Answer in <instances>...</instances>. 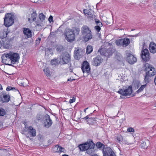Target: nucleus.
Here are the masks:
<instances>
[{
	"mask_svg": "<svg viewBox=\"0 0 156 156\" xmlns=\"http://www.w3.org/2000/svg\"><path fill=\"white\" fill-rule=\"evenodd\" d=\"M2 62L6 65L16 66L13 65L17 63L20 59L19 54L16 52L4 53L2 56Z\"/></svg>",
	"mask_w": 156,
	"mask_h": 156,
	"instance_id": "nucleus-1",
	"label": "nucleus"
},
{
	"mask_svg": "<svg viewBox=\"0 0 156 156\" xmlns=\"http://www.w3.org/2000/svg\"><path fill=\"white\" fill-rule=\"evenodd\" d=\"M94 146V144L92 141H90L79 145L78 147L80 151H86V153L88 154H91L95 151Z\"/></svg>",
	"mask_w": 156,
	"mask_h": 156,
	"instance_id": "nucleus-2",
	"label": "nucleus"
},
{
	"mask_svg": "<svg viewBox=\"0 0 156 156\" xmlns=\"http://www.w3.org/2000/svg\"><path fill=\"white\" fill-rule=\"evenodd\" d=\"M96 147L100 150H102L103 156H116L112 149L109 147H105V146L100 142L96 144Z\"/></svg>",
	"mask_w": 156,
	"mask_h": 156,
	"instance_id": "nucleus-3",
	"label": "nucleus"
},
{
	"mask_svg": "<svg viewBox=\"0 0 156 156\" xmlns=\"http://www.w3.org/2000/svg\"><path fill=\"white\" fill-rule=\"evenodd\" d=\"M145 71L147 72L145 76L144 81L145 83H149L151 80V77L155 74L156 72L152 70V69H154V68L151 67V66L148 63L145 64Z\"/></svg>",
	"mask_w": 156,
	"mask_h": 156,
	"instance_id": "nucleus-4",
	"label": "nucleus"
},
{
	"mask_svg": "<svg viewBox=\"0 0 156 156\" xmlns=\"http://www.w3.org/2000/svg\"><path fill=\"white\" fill-rule=\"evenodd\" d=\"M15 16L12 13H6L4 18V24L6 27L12 26L14 23Z\"/></svg>",
	"mask_w": 156,
	"mask_h": 156,
	"instance_id": "nucleus-5",
	"label": "nucleus"
},
{
	"mask_svg": "<svg viewBox=\"0 0 156 156\" xmlns=\"http://www.w3.org/2000/svg\"><path fill=\"white\" fill-rule=\"evenodd\" d=\"M81 32L84 36V39L85 41H87L92 38L91 32L90 28L86 25H83L81 27Z\"/></svg>",
	"mask_w": 156,
	"mask_h": 156,
	"instance_id": "nucleus-6",
	"label": "nucleus"
},
{
	"mask_svg": "<svg viewBox=\"0 0 156 156\" xmlns=\"http://www.w3.org/2000/svg\"><path fill=\"white\" fill-rule=\"evenodd\" d=\"M64 35L66 39L69 42H72L75 40L74 31L66 28L65 30Z\"/></svg>",
	"mask_w": 156,
	"mask_h": 156,
	"instance_id": "nucleus-7",
	"label": "nucleus"
},
{
	"mask_svg": "<svg viewBox=\"0 0 156 156\" xmlns=\"http://www.w3.org/2000/svg\"><path fill=\"white\" fill-rule=\"evenodd\" d=\"M132 87L131 86H126L123 87L117 92L119 94L123 96H130L132 93Z\"/></svg>",
	"mask_w": 156,
	"mask_h": 156,
	"instance_id": "nucleus-8",
	"label": "nucleus"
},
{
	"mask_svg": "<svg viewBox=\"0 0 156 156\" xmlns=\"http://www.w3.org/2000/svg\"><path fill=\"white\" fill-rule=\"evenodd\" d=\"M115 51V50L114 49L112 48H109L108 49L101 48L99 49L98 52L100 53L101 55L109 58L110 56L112 55Z\"/></svg>",
	"mask_w": 156,
	"mask_h": 156,
	"instance_id": "nucleus-9",
	"label": "nucleus"
},
{
	"mask_svg": "<svg viewBox=\"0 0 156 156\" xmlns=\"http://www.w3.org/2000/svg\"><path fill=\"white\" fill-rule=\"evenodd\" d=\"M81 69L84 74V76H86L90 73V68L89 64L87 61H84L81 67Z\"/></svg>",
	"mask_w": 156,
	"mask_h": 156,
	"instance_id": "nucleus-10",
	"label": "nucleus"
},
{
	"mask_svg": "<svg viewBox=\"0 0 156 156\" xmlns=\"http://www.w3.org/2000/svg\"><path fill=\"white\" fill-rule=\"evenodd\" d=\"M130 40L128 38H124L116 41L115 43L118 46H122L125 47L128 46L130 43Z\"/></svg>",
	"mask_w": 156,
	"mask_h": 156,
	"instance_id": "nucleus-11",
	"label": "nucleus"
},
{
	"mask_svg": "<svg viewBox=\"0 0 156 156\" xmlns=\"http://www.w3.org/2000/svg\"><path fill=\"white\" fill-rule=\"evenodd\" d=\"M141 57L142 61L147 62L150 59L149 53L147 49H142L141 52Z\"/></svg>",
	"mask_w": 156,
	"mask_h": 156,
	"instance_id": "nucleus-12",
	"label": "nucleus"
},
{
	"mask_svg": "<svg viewBox=\"0 0 156 156\" xmlns=\"http://www.w3.org/2000/svg\"><path fill=\"white\" fill-rule=\"evenodd\" d=\"M60 59L63 64H67L70 60V56L67 53H63L60 56Z\"/></svg>",
	"mask_w": 156,
	"mask_h": 156,
	"instance_id": "nucleus-13",
	"label": "nucleus"
},
{
	"mask_svg": "<svg viewBox=\"0 0 156 156\" xmlns=\"http://www.w3.org/2000/svg\"><path fill=\"white\" fill-rule=\"evenodd\" d=\"M127 56L126 60L130 64H133L137 61L136 58L129 52H127L126 53Z\"/></svg>",
	"mask_w": 156,
	"mask_h": 156,
	"instance_id": "nucleus-14",
	"label": "nucleus"
},
{
	"mask_svg": "<svg viewBox=\"0 0 156 156\" xmlns=\"http://www.w3.org/2000/svg\"><path fill=\"white\" fill-rule=\"evenodd\" d=\"M13 37L11 38L8 37L6 39V40L3 39L0 40V42H2V45L4 48H9L10 47L9 42L10 41L13 40Z\"/></svg>",
	"mask_w": 156,
	"mask_h": 156,
	"instance_id": "nucleus-15",
	"label": "nucleus"
},
{
	"mask_svg": "<svg viewBox=\"0 0 156 156\" xmlns=\"http://www.w3.org/2000/svg\"><path fill=\"white\" fill-rule=\"evenodd\" d=\"M44 124L46 128H48L52 124V121L50 118V116L46 114L44 116Z\"/></svg>",
	"mask_w": 156,
	"mask_h": 156,
	"instance_id": "nucleus-16",
	"label": "nucleus"
},
{
	"mask_svg": "<svg viewBox=\"0 0 156 156\" xmlns=\"http://www.w3.org/2000/svg\"><path fill=\"white\" fill-rule=\"evenodd\" d=\"M84 52L81 49H78L74 52V57L75 59H78L83 56Z\"/></svg>",
	"mask_w": 156,
	"mask_h": 156,
	"instance_id": "nucleus-17",
	"label": "nucleus"
},
{
	"mask_svg": "<svg viewBox=\"0 0 156 156\" xmlns=\"http://www.w3.org/2000/svg\"><path fill=\"white\" fill-rule=\"evenodd\" d=\"M23 31L26 39L31 37L32 32L29 28L24 27L23 28Z\"/></svg>",
	"mask_w": 156,
	"mask_h": 156,
	"instance_id": "nucleus-18",
	"label": "nucleus"
},
{
	"mask_svg": "<svg viewBox=\"0 0 156 156\" xmlns=\"http://www.w3.org/2000/svg\"><path fill=\"white\" fill-rule=\"evenodd\" d=\"M103 61V59L100 56H97L93 59L92 64L95 66H98L100 65Z\"/></svg>",
	"mask_w": 156,
	"mask_h": 156,
	"instance_id": "nucleus-19",
	"label": "nucleus"
},
{
	"mask_svg": "<svg viewBox=\"0 0 156 156\" xmlns=\"http://www.w3.org/2000/svg\"><path fill=\"white\" fill-rule=\"evenodd\" d=\"M11 33L8 32L7 31L2 30L0 32V40L4 39L6 40Z\"/></svg>",
	"mask_w": 156,
	"mask_h": 156,
	"instance_id": "nucleus-20",
	"label": "nucleus"
},
{
	"mask_svg": "<svg viewBox=\"0 0 156 156\" xmlns=\"http://www.w3.org/2000/svg\"><path fill=\"white\" fill-rule=\"evenodd\" d=\"M149 49L151 53L153 54L156 53V44L153 42H151L149 44Z\"/></svg>",
	"mask_w": 156,
	"mask_h": 156,
	"instance_id": "nucleus-21",
	"label": "nucleus"
},
{
	"mask_svg": "<svg viewBox=\"0 0 156 156\" xmlns=\"http://www.w3.org/2000/svg\"><path fill=\"white\" fill-rule=\"evenodd\" d=\"M53 151L55 152L61 153L63 152L64 148L58 145H56L53 148Z\"/></svg>",
	"mask_w": 156,
	"mask_h": 156,
	"instance_id": "nucleus-22",
	"label": "nucleus"
},
{
	"mask_svg": "<svg viewBox=\"0 0 156 156\" xmlns=\"http://www.w3.org/2000/svg\"><path fill=\"white\" fill-rule=\"evenodd\" d=\"M37 16L36 11H34L33 13L31 14V17L28 18V21L30 23H32L36 20Z\"/></svg>",
	"mask_w": 156,
	"mask_h": 156,
	"instance_id": "nucleus-23",
	"label": "nucleus"
},
{
	"mask_svg": "<svg viewBox=\"0 0 156 156\" xmlns=\"http://www.w3.org/2000/svg\"><path fill=\"white\" fill-rule=\"evenodd\" d=\"M28 132L31 136L35 137L36 135V130L32 126H29L28 128Z\"/></svg>",
	"mask_w": 156,
	"mask_h": 156,
	"instance_id": "nucleus-24",
	"label": "nucleus"
},
{
	"mask_svg": "<svg viewBox=\"0 0 156 156\" xmlns=\"http://www.w3.org/2000/svg\"><path fill=\"white\" fill-rule=\"evenodd\" d=\"M10 100V97L9 94H4L3 98H2L1 101L3 102H8Z\"/></svg>",
	"mask_w": 156,
	"mask_h": 156,
	"instance_id": "nucleus-25",
	"label": "nucleus"
},
{
	"mask_svg": "<svg viewBox=\"0 0 156 156\" xmlns=\"http://www.w3.org/2000/svg\"><path fill=\"white\" fill-rule=\"evenodd\" d=\"M61 62V61L59 60L58 58L54 59L51 61V64L52 65H57Z\"/></svg>",
	"mask_w": 156,
	"mask_h": 156,
	"instance_id": "nucleus-26",
	"label": "nucleus"
},
{
	"mask_svg": "<svg viewBox=\"0 0 156 156\" xmlns=\"http://www.w3.org/2000/svg\"><path fill=\"white\" fill-rule=\"evenodd\" d=\"M87 122L90 124H96L95 119L94 118H90L87 120Z\"/></svg>",
	"mask_w": 156,
	"mask_h": 156,
	"instance_id": "nucleus-27",
	"label": "nucleus"
},
{
	"mask_svg": "<svg viewBox=\"0 0 156 156\" xmlns=\"http://www.w3.org/2000/svg\"><path fill=\"white\" fill-rule=\"evenodd\" d=\"M93 51L92 47L90 45H88L86 48V53L87 54L90 53Z\"/></svg>",
	"mask_w": 156,
	"mask_h": 156,
	"instance_id": "nucleus-28",
	"label": "nucleus"
},
{
	"mask_svg": "<svg viewBox=\"0 0 156 156\" xmlns=\"http://www.w3.org/2000/svg\"><path fill=\"white\" fill-rule=\"evenodd\" d=\"M43 71L44 72V73L48 76L49 77L51 76V74L50 73V71L48 68H46L44 69Z\"/></svg>",
	"mask_w": 156,
	"mask_h": 156,
	"instance_id": "nucleus-29",
	"label": "nucleus"
},
{
	"mask_svg": "<svg viewBox=\"0 0 156 156\" xmlns=\"http://www.w3.org/2000/svg\"><path fill=\"white\" fill-rule=\"evenodd\" d=\"M39 18L41 22H43L45 20V16L43 13H41L39 14Z\"/></svg>",
	"mask_w": 156,
	"mask_h": 156,
	"instance_id": "nucleus-30",
	"label": "nucleus"
},
{
	"mask_svg": "<svg viewBox=\"0 0 156 156\" xmlns=\"http://www.w3.org/2000/svg\"><path fill=\"white\" fill-rule=\"evenodd\" d=\"M38 140L41 142H43L44 141V137L43 135L41 134H39L37 136Z\"/></svg>",
	"mask_w": 156,
	"mask_h": 156,
	"instance_id": "nucleus-31",
	"label": "nucleus"
},
{
	"mask_svg": "<svg viewBox=\"0 0 156 156\" xmlns=\"http://www.w3.org/2000/svg\"><path fill=\"white\" fill-rule=\"evenodd\" d=\"M146 84H144L142 85L139 88V89L136 91V92L138 94L140 92H141L142 90H143L146 87Z\"/></svg>",
	"mask_w": 156,
	"mask_h": 156,
	"instance_id": "nucleus-32",
	"label": "nucleus"
},
{
	"mask_svg": "<svg viewBox=\"0 0 156 156\" xmlns=\"http://www.w3.org/2000/svg\"><path fill=\"white\" fill-rule=\"evenodd\" d=\"M6 112L3 108H0V116H3L6 114Z\"/></svg>",
	"mask_w": 156,
	"mask_h": 156,
	"instance_id": "nucleus-33",
	"label": "nucleus"
},
{
	"mask_svg": "<svg viewBox=\"0 0 156 156\" xmlns=\"http://www.w3.org/2000/svg\"><path fill=\"white\" fill-rule=\"evenodd\" d=\"M63 49V47L62 45H59L57 46L56 48V50L58 52H60L62 51Z\"/></svg>",
	"mask_w": 156,
	"mask_h": 156,
	"instance_id": "nucleus-34",
	"label": "nucleus"
},
{
	"mask_svg": "<svg viewBox=\"0 0 156 156\" xmlns=\"http://www.w3.org/2000/svg\"><path fill=\"white\" fill-rule=\"evenodd\" d=\"M117 140H118V142L120 143L123 141V139L122 136H120L117 137Z\"/></svg>",
	"mask_w": 156,
	"mask_h": 156,
	"instance_id": "nucleus-35",
	"label": "nucleus"
},
{
	"mask_svg": "<svg viewBox=\"0 0 156 156\" xmlns=\"http://www.w3.org/2000/svg\"><path fill=\"white\" fill-rule=\"evenodd\" d=\"M127 131L129 132H135L134 129L132 127L128 128Z\"/></svg>",
	"mask_w": 156,
	"mask_h": 156,
	"instance_id": "nucleus-36",
	"label": "nucleus"
},
{
	"mask_svg": "<svg viewBox=\"0 0 156 156\" xmlns=\"http://www.w3.org/2000/svg\"><path fill=\"white\" fill-rule=\"evenodd\" d=\"M95 29L98 33L100 30L101 29L100 27L99 26H96L94 27Z\"/></svg>",
	"mask_w": 156,
	"mask_h": 156,
	"instance_id": "nucleus-37",
	"label": "nucleus"
},
{
	"mask_svg": "<svg viewBox=\"0 0 156 156\" xmlns=\"http://www.w3.org/2000/svg\"><path fill=\"white\" fill-rule=\"evenodd\" d=\"M12 90H16L15 88L14 87H12L10 86H9L6 88V90L7 91H9Z\"/></svg>",
	"mask_w": 156,
	"mask_h": 156,
	"instance_id": "nucleus-38",
	"label": "nucleus"
},
{
	"mask_svg": "<svg viewBox=\"0 0 156 156\" xmlns=\"http://www.w3.org/2000/svg\"><path fill=\"white\" fill-rule=\"evenodd\" d=\"M75 101V97L73 96L72 99H70L69 101L70 103H71L74 102Z\"/></svg>",
	"mask_w": 156,
	"mask_h": 156,
	"instance_id": "nucleus-39",
	"label": "nucleus"
},
{
	"mask_svg": "<svg viewBox=\"0 0 156 156\" xmlns=\"http://www.w3.org/2000/svg\"><path fill=\"white\" fill-rule=\"evenodd\" d=\"M83 12L85 15L87 16L88 14H89V12L90 11L87 9H84Z\"/></svg>",
	"mask_w": 156,
	"mask_h": 156,
	"instance_id": "nucleus-40",
	"label": "nucleus"
},
{
	"mask_svg": "<svg viewBox=\"0 0 156 156\" xmlns=\"http://www.w3.org/2000/svg\"><path fill=\"white\" fill-rule=\"evenodd\" d=\"M36 27H39L41 26V23L38 22V21H36Z\"/></svg>",
	"mask_w": 156,
	"mask_h": 156,
	"instance_id": "nucleus-41",
	"label": "nucleus"
},
{
	"mask_svg": "<svg viewBox=\"0 0 156 156\" xmlns=\"http://www.w3.org/2000/svg\"><path fill=\"white\" fill-rule=\"evenodd\" d=\"M41 38L40 37L38 38L36 40V44H39L41 41Z\"/></svg>",
	"mask_w": 156,
	"mask_h": 156,
	"instance_id": "nucleus-42",
	"label": "nucleus"
},
{
	"mask_svg": "<svg viewBox=\"0 0 156 156\" xmlns=\"http://www.w3.org/2000/svg\"><path fill=\"white\" fill-rule=\"evenodd\" d=\"M88 17L89 18H92L93 17V15L92 14V13L90 11L89 12V14L87 15Z\"/></svg>",
	"mask_w": 156,
	"mask_h": 156,
	"instance_id": "nucleus-43",
	"label": "nucleus"
},
{
	"mask_svg": "<svg viewBox=\"0 0 156 156\" xmlns=\"http://www.w3.org/2000/svg\"><path fill=\"white\" fill-rule=\"evenodd\" d=\"M48 21L50 23L53 22V17L51 16H50L48 18Z\"/></svg>",
	"mask_w": 156,
	"mask_h": 156,
	"instance_id": "nucleus-44",
	"label": "nucleus"
},
{
	"mask_svg": "<svg viewBox=\"0 0 156 156\" xmlns=\"http://www.w3.org/2000/svg\"><path fill=\"white\" fill-rule=\"evenodd\" d=\"M146 145V143L145 142H143L141 144L142 147L143 148H145Z\"/></svg>",
	"mask_w": 156,
	"mask_h": 156,
	"instance_id": "nucleus-45",
	"label": "nucleus"
},
{
	"mask_svg": "<svg viewBox=\"0 0 156 156\" xmlns=\"http://www.w3.org/2000/svg\"><path fill=\"white\" fill-rule=\"evenodd\" d=\"M75 80V79H74L73 78H70L68 79L67 80L68 81H72L73 80Z\"/></svg>",
	"mask_w": 156,
	"mask_h": 156,
	"instance_id": "nucleus-46",
	"label": "nucleus"
},
{
	"mask_svg": "<svg viewBox=\"0 0 156 156\" xmlns=\"http://www.w3.org/2000/svg\"><path fill=\"white\" fill-rule=\"evenodd\" d=\"M97 26H99V27H102V23L101 22H99V23L97 24Z\"/></svg>",
	"mask_w": 156,
	"mask_h": 156,
	"instance_id": "nucleus-47",
	"label": "nucleus"
},
{
	"mask_svg": "<svg viewBox=\"0 0 156 156\" xmlns=\"http://www.w3.org/2000/svg\"><path fill=\"white\" fill-rule=\"evenodd\" d=\"M89 117H88V115H87V116H86L85 117L83 118V119H85V120H86V119H89Z\"/></svg>",
	"mask_w": 156,
	"mask_h": 156,
	"instance_id": "nucleus-48",
	"label": "nucleus"
},
{
	"mask_svg": "<svg viewBox=\"0 0 156 156\" xmlns=\"http://www.w3.org/2000/svg\"><path fill=\"white\" fill-rule=\"evenodd\" d=\"M95 23L96 24H98V23H99V22H100V21L99 20H96L95 21Z\"/></svg>",
	"mask_w": 156,
	"mask_h": 156,
	"instance_id": "nucleus-49",
	"label": "nucleus"
},
{
	"mask_svg": "<svg viewBox=\"0 0 156 156\" xmlns=\"http://www.w3.org/2000/svg\"><path fill=\"white\" fill-rule=\"evenodd\" d=\"M51 140H49L48 141V143L49 144H51Z\"/></svg>",
	"mask_w": 156,
	"mask_h": 156,
	"instance_id": "nucleus-50",
	"label": "nucleus"
},
{
	"mask_svg": "<svg viewBox=\"0 0 156 156\" xmlns=\"http://www.w3.org/2000/svg\"><path fill=\"white\" fill-rule=\"evenodd\" d=\"M3 88L2 86V85L0 84V90H2Z\"/></svg>",
	"mask_w": 156,
	"mask_h": 156,
	"instance_id": "nucleus-51",
	"label": "nucleus"
},
{
	"mask_svg": "<svg viewBox=\"0 0 156 156\" xmlns=\"http://www.w3.org/2000/svg\"><path fill=\"white\" fill-rule=\"evenodd\" d=\"M88 109V108H86L84 109V112H86V110Z\"/></svg>",
	"mask_w": 156,
	"mask_h": 156,
	"instance_id": "nucleus-52",
	"label": "nucleus"
},
{
	"mask_svg": "<svg viewBox=\"0 0 156 156\" xmlns=\"http://www.w3.org/2000/svg\"><path fill=\"white\" fill-rule=\"evenodd\" d=\"M2 46V42H0V48H1V47Z\"/></svg>",
	"mask_w": 156,
	"mask_h": 156,
	"instance_id": "nucleus-53",
	"label": "nucleus"
},
{
	"mask_svg": "<svg viewBox=\"0 0 156 156\" xmlns=\"http://www.w3.org/2000/svg\"><path fill=\"white\" fill-rule=\"evenodd\" d=\"M92 156H99L97 155L96 154H94V155H93Z\"/></svg>",
	"mask_w": 156,
	"mask_h": 156,
	"instance_id": "nucleus-54",
	"label": "nucleus"
},
{
	"mask_svg": "<svg viewBox=\"0 0 156 156\" xmlns=\"http://www.w3.org/2000/svg\"><path fill=\"white\" fill-rule=\"evenodd\" d=\"M62 156H68V155L67 154H64L62 155Z\"/></svg>",
	"mask_w": 156,
	"mask_h": 156,
	"instance_id": "nucleus-55",
	"label": "nucleus"
},
{
	"mask_svg": "<svg viewBox=\"0 0 156 156\" xmlns=\"http://www.w3.org/2000/svg\"><path fill=\"white\" fill-rule=\"evenodd\" d=\"M40 119H38V118H37V120H40Z\"/></svg>",
	"mask_w": 156,
	"mask_h": 156,
	"instance_id": "nucleus-56",
	"label": "nucleus"
},
{
	"mask_svg": "<svg viewBox=\"0 0 156 156\" xmlns=\"http://www.w3.org/2000/svg\"><path fill=\"white\" fill-rule=\"evenodd\" d=\"M23 133H24V132H23Z\"/></svg>",
	"mask_w": 156,
	"mask_h": 156,
	"instance_id": "nucleus-57",
	"label": "nucleus"
},
{
	"mask_svg": "<svg viewBox=\"0 0 156 156\" xmlns=\"http://www.w3.org/2000/svg\"><path fill=\"white\" fill-rule=\"evenodd\" d=\"M23 133H24V132H23Z\"/></svg>",
	"mask_w": 156,
	"mask_h": 156,
	"instance_id": "nucleus-58",
	"label": "nucleus"
},
{
	"mask_svg": "<svg viewBox=\"0 0 156 156\" xmlns=\"http://www.w3.org/2000/svg\"><path fill=\"white\" fill-rule=\"evenodd\" d=\"M7 74L8 75H9V74H8V73H7Z\"/></svg>",
	"mask_w": 156,
	"mask_h": 156,
	"instance_id": "nucleus-59",
	"label": "nucleus"
}]
</instances>
